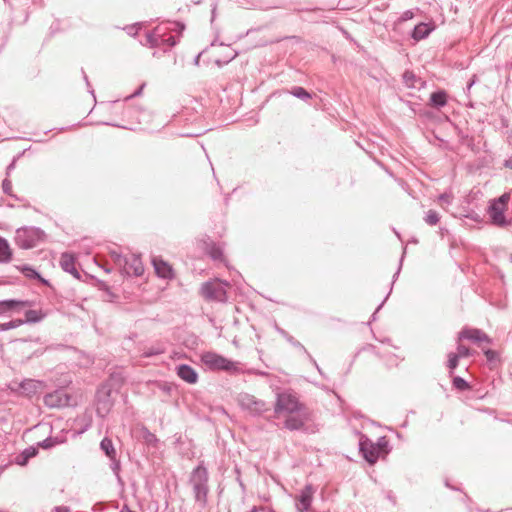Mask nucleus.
<instances>
[{"label":"nucleus","instance_id":"16","mask_svg":"<svg viewBox=\"0 0 512 512\" xmlns=\"http://www.w3.org/2000/svg\"><path fill=\"white\" fill-rule=\"evenodd\" d=\"M59 264L63 271L70 273L76 279H80V273L76 268V258L73 254L68 252L62 253Z\"/></svg>","mask_w":512,"mask_h":512},{"label":"nucleus","instance_id":"15","mask_svg":"<svg viewBox=\"0 0 512 512\" xmlns=\"http://www.w3.org/2000/svg\"><path fill=\"white\" fill-rule=\"evenodd\" d=\"M506 209L507 208L500 206L499 204H496L493 201L490 203L488 213L493 224L500 227L508 225V221L506 220V217L504 215Z\"/></svg>","mask_w":512,"mask_h":512},{"label":"nucleus","instance_id":"22","mask_svg":"<svg viewBox=\"0 0 512 512\" xmlns=\"http://www.w3.org/2000/svg\"><path fill=\"white\" fill-rule=\"evenodd\" d=\"M38 453V448L34 446H30L26 449H24L17 457H16V463L18 465H26L29 459L35 457Z\"/></svg>","mask_w":512,"mask_h":512},{"label":"nucleus","instance_id":"36","mask_svg":"<svg viewBox=\"0 0 512 512\" xmlns=\"http://www.w3.org/2000/svg\"><path fill=\"white\" fill-rule=\"evenodd\" d=\"M459 359H460V357L456 353L451 352L448 354L447 367L450 370L449 371L450 375H452L454 369L457 368V366L459 364Z\"/></svg>","mask_w":512,"mask_h":512},{"label":"nucleus","instance_id":"54","mask_svg":"<svg viewBox=\"0 0 512 512\" xmlns=\"http://www.w3.org/2000/svg\"><path fill=\"white\" fill-rule=\"evenodd\" d=\"M16 160L13 159V161L7 166L6 169V175L9 176L11 171L15 168Z\"/></svg>","mask_w":512,"mask_h":512},{"label":"nucleus","instance_id":"46","mask_svg":"<svg viewBox=\"0 0 512 512\" xmlns=\"http://www.w3.org/2000/svg\"><path fill=\"white\" fill-rule=\"evenodd\" d=\"M439 202L450 204L451 203V195L448 193H442L438 197Z\"/></svg>","mask_w":512,"mask_h":512},{"label":"nucleus","instance_id":"28","mask_svg":"<svg viewBox=\"0 0 512 512\" xmlns=\"http://www.w3.org/2000/svg\"><path fill=\"white\" fill-rule=\"evenodd\" d=\"M207 251H208L209 256L213 260H215V261L223 260L224 254H223V249L220 245L212 243L211 245L208 246Z\"/></svg>","mask_w":512,"mask_h":512},{"label":"nucleus","instance_id":"55","mask_svg":"<svg viewBox=\"0 0 512 512\" xmlns=\"http://www.w3.org/2000/svg\"><path fill=\"white\" fill-rule=\"evenodd\" d=\"M504 167L512 170V155L509 156L503 163Z\"/></svg>","mask_w":512,"mask_h":512},{"label":"nucleus","instance_id":"11","mask_svg":"<svg viewBox=\"0 0 512 512\" xmlns=\"http://www.w3.org/2000/svg\"><path fill=\"white\" fill-rule=\"evenodd\" d=\"M461 340H469L474 343H492L491 338L485 332L477 328H463L458 334V342Z\"/></svg>","mask_w":512,"mask_h":512},{"label":"nucleus","instance_id":"50","mask_svg":"<svg viewBox=\"0 0 512 512\" xmlns=\"http://www.w3.org/2000/svg\"><path fill=\"white\" fill-rule=\"evenodd\" d=\"M305 354L307 355V357H308V359L310 360V362H311V363L316 367V369H317L320 373H322L321 368L318 366V364H317L316 360L311 356V354H310L308 351H307V353H305Z\"/></svg>","mask_w":512,"mask_h":512},{"label":"nucleus","instance_id":"37","mask_svg":"<svg viewBox=\"0 0 512 512\" xmlns=\"http://www.w3.org/2000/svg\"><path fill=\"white\" fill-rule=\"evenodd\" d=\"M23 324H24V321L22 319H14L9 322L0 323V330L8 331L11 329L18 328L19 326H21Z\"/></svg>","mask_w":512,"mask_h":512},{"label":"nucleus","instance_id":"61","mask_svg":"<svg viewBox=\"0 0 512 512\" xmlns=\"http://www.w3.org/2000/svg\"><path fill=\"white\" fill-rule=\"evenodd\" d=\"M120 512H135L131 510L127 505H124Z\"/></svg>","mask_w":512,"mask_h":512},{"label":"nucleus","instance_id":"4","mask_svg":"<svg viewBox=\"0 0 512 512\" xmlns=\"http://www.w3.org/2000/svg\"><path fill=\"white\" fill-rule=\"evenodd\" d=\"M303 405L299 402L297 396L291 392L284 391L277 394L275 403V413H295L301 411Z\"/></svg>","mask_w":512,"mask_h":512},{"label":"nucleus","instance_id":"58","mask_svg":"<svg viewBox=\"0 0 512 512\" xmlns=\"http://www.w3.org/2000/svg\"><path fill=\"white\" fill-rule=\"evenodd\" d=\"M82 74H83V78H84V80H85V82H86V85H87L88 87H90V82H89V80H88V76L86 75V73H85V71H84L83 69H82Z\"/></svg>","mask_w":512,"mask_h":512},{"label":"nucleus","instance_id":"35","mask_svg":"<svg viewBox=\"0 0 512 512\" xmlns=\"http://www.w3.org/2000/svg\"><path fill=\"white\" fill-rule=\"evenodd\" d=\"M424 221L426 222V224H428L429 226H435L439 223L440 221V216H439V213L435 210H429L427 211L425 217H424Z\"/></svg>","mask_w":512,"mask_h":512},{"label":"nucleus","instance_id":"10","mask_svg":"<svg viewBox=\"0 0 512 512\" xmlns=\"http://www.w3.org/2000/svg\"><path fill=\"white\" fill-rule=\"evenodd\" d=\"M359 450L363 458L370 464L375 463L380 456V451L377 445L364 435L360 438Z\"/></svg>","mask_w":512,"mask_h":512},{"label":"nucleus","instance_id":"2","mask_svg":"<svg viewBox=\"0 0 512 512\" xmlns=\"http://www.w3.org/2000/svg\"><path fill=\"white\" fill-rule=\"evenodd\" d=\"M227 282L218 279L204 282L201 285L200 293L208 301L226 302L227 301Z\"/></svg>","mask_w":512,"mask_h":512},{"label":"nucleus","instance_id":"63","mask_svg":"<svg viewBox=\"0 0 512 512\" xmlns=\"http://www.w3.org/2000/svg\"><path fill=\"white\" fill-rule=\"evenodd\" d=\"M200 57H201V53H199V54L195 57V59H194V64H195V65H198V64H199Z\"/></svg>","mask_w":512,"mask_h":512},{"label":"nucleus","instance_id":"17","mask_svg":"<svg viewBox=\"0 0 512 512\" xmlns=\"http://www.w3.org/2000/svg\"><path fill=\"white\" fill-rule=\"evenodd\" d=\"M194 499L201 508H205L207 505V496L209 492L208 482H192Z\"/></svg>","mask_w":512,"mask_h":512},{"label":"nucleus","instance_id":"64","mask_svg":"<svg viewBox=\"0 0 512 512\" xmlns=\"http://www.w3.org/2000/svg\"><path fill=\"white\" fill-rule=\"evenodd\" d=\"M265 512H276L272 507H266Z\"/></svg>","mask_w":512,"mask_h":512},{"label":"nucleus","instance_id":"30","mask_svg":"<svg viewBox=\"0 0 512 512\" xmlns=\"http://www.w3.org/2000/svg\"><path fill=\"white\" fill-rule=\"evenodd\" d=\"M289 93L292 94L294 97L304 101H307L311 98V94L301 86L292 87Z\"/></svg>","mask_w":512,"mask_h":512},{"label":"nucleus","instance_id":"26","mask_svg":"<svg viewBox=\"0 0 512 512\" xmlns=\"http://www.w3.org/2000/svg\"><path fill=\"white\" fill-rule=\"evenodd\" d=\"M12 258V252L6 239L0 237V263H7Z\"/></svg>","mask_w":512,"mask_h":512},{"label":"nucleus","instance_id":"25","mask_svg":"<svg viewBox=\"0 0 512 512\" xmlns=\"http://www.w3.org/2000/svg\"><path fill=\"white\" fill-rule=\"evenodd\" d=\"M305 422L300 417L290 416L284 422V427L290 431H298L303 429Z\"/></svg>","mask_w":512,"mask_h":512},{"label":"nucleus","instance_id":"20","mask_svg":"<svg viewBox=\"0 0 512 512\" xmlns=\"http://www.w3.org/2000/svg\"><path fill=\"white\" fill-rule=\"evenodd\" d=\"M31 302L29 301H22V300H15V299H8V300H2L0 301V315L12 311L17 310L19 308L30 306Z\"/></svg>","mask_w":512,"mask_h":512},{"label":"nucleus","instance_id":"7","mask_svg":"<svg viewBox=\"0 0 512 512\" xmlns=\"http://www.w3.org/2000/svg\"><path fill=\"white\" fill-rule=\"evenodd\" d=\"M146 44L151 48L154 47H173L177 44L176 38L173 35L165 36L159 27H156L152 31L146 33Z\"/></svg>","mask_w":512,"mask_h":512},{"label":"nucleus","instance_id":"14","mask_svg":"<svg viewBox=\"0 0 512 512\" xmlns=\"http://www.w3.org/2000/svg\"><path fill=\"white\" fill-rule=\"evenodd\" d=\"M100 448L106 454V456L109 457L110 460L112 461V470L114 471L118 480H120V477H119L120 465H119V462H116V451H115L112 440L108 437L103 438L100 443Z\"/></svg>","mask_w":512,"mask_h":512},{"label":"nucleus","instance_id":"12","mask_svg":"<svg viewBox=\"0 0 512 512\" xmlns=\"http://www.w3.org/2000/svg\"><path fill=\"white\" fill-rule=\"evenodd\" d=\"M127 264L120 269L122 274L127 276H141L144 272V266L139 255L131 254L126 256Z\"/></svg>","mask_w":512,"mask_h":512},{"label":"nucleus","instance_id":"9","mask_svg":"<svg viewBox=\"0 0 512 512\" xmlns=\"http://www.w3.org/2000/svg\"><path fill=\"white\" fill-rule=\"evenodd\" d=\"M9 387L12 391L31 397L41 389L42 382L34 379H24L21 382L13 381Z\"/></svg>","mask_w":512,"mask_h":512},{"label":"nucleus","instance_id":"5","mask_svg":"<svg viewBox=\"0 0 512 512\" xmlns=\"http://www.w3.org/2000/svg\"><path fill=\"white\" fill-rule=\"evenodd\" d=\"M316 491L317 488L311 482H307V484L299 490L294 497L296 512L312 511V503Z\"/></svg>","mask_w":512,"mask_h":512},{"label":"nucleus","instance_id":"32","mask_svg":"<svg viewBox=\"0 0 512 512\" xmlns=\"http://www.w3.org/2000/svg\"><path fill=\"white\" fill-rule=\"evenodd\" d=\"M164 352H165L164 346L156 345V346H151V347L145 348L142 352V356L145 358H148V357L163 354Z\"/></svg>","mask_w":512,"mask_h":512},{"label":"nucleus","instance_id":"44","mask_svg":"<svg viewBox=\"0 0 512 512\" xmlns=\"http://www.w3.org/2000/svg\"><path fill=\"white\" fill-rule=\"evenodd\" d=\"M3 192L7 195H11L12 183L8 178H5L2 182Z\"/></svg>","mask_w":512,"mask_h":512},{"label":"nucleus","instance_id":"48","mask_svg":"<svg viewBox=\"0 0 512 512\" xmlns=\"http://www.w3.org/2000/svg\"><path fill=\"white\" fill-rule=\"evenodd\" d=\"M52 512H71V509L68 506L60 505V506H55L52 509Z\"/></svg>","mask_w":512,"mask_h":512},{"label":"nucleus","instance_id":"6","mask_svg":"<svg viewBox=\"0 0 512 512\" xmlns=\"http://www.w3.org/2000/svg\"><path fill=\"white\" fill-rule=\"evenodd\" d=\"M238 405L253 416L261 415L268 410L267 404L248 393H240L237 397Z\"/></svg>","mask_w":512,"mask_h":512},{"label":"nucleus","instance_id":"19","mask_svg":"<svg viewBox=\"0 0 512 512\" xmlns=\"http://www.w3.org/2000/svg\"><path fill=\"white\" fill-rule=\"evenodd\" d=\"M156 274L164 279H172L174 277L172 267L161 258H153L152 260Z\"/></svg>","mask_w":512,"mask_h":512},{"label":"nucleus","instance_id":"38","mask_svg":"<svg viewBox=\"0 0 512 512\" xmlns=\"http://www.w3.org/2000/svg\"><path fill=\"white\" fill-rule=\"evenodd\" d=\"M21 272L29 279L40 278V274L28 265H24L20 268Z\"/></svg>","mask_w":512,"mask_h":512},{"label":"nucleus","instance_id":"18","mask_svg":"<svg viewBox=\"0 0 512 512\" xmlns=\"http://www.w3.org/2000/svg\"><path fill=\"white\" fill-rule=\"evenodd\" d=\"M177 375L183 381L189 384H195L198 380V374L194 368L187 364L177 366Z\"/></svg>","mask_w":512,"mask_h":512},{"label":"nucleus","instance_id":"21","mask_svg":"<svg viewBox=\"0 0 512 512\" xmlns=\"http://www.w3.org/2000/svg\"><path fill=\"white\" fill-rule=\"evenodd\" d=\"M140 432H141V437H142V440L143 442L148 446V447H151V448H158V445H159V439L157 438V436L152 433L147 427L145 426H142V428L140 429Z\"/></svg>","mask_w":512,"mask_h":512},{"label":"nucleus","instance_id":"43","mask_svg":"<svg viewBox=\"0 0 512 512\" xmlns=\"http://www.w3.org/2000/svg\"><path fill=\"white\" fill-rule=\"evenodd\" d=\"M484 355H485L487 361H489V362L495 361L498 357L497 352L494 350H491V349L484 350Z\"/></svg>","mask_w":512,"mask_h":512},{"label":"nucleus","instance_id":"13","mask_svg":"<svg viewBox=\"0 0 512 512\" xmlns=\"http://www.w3.org/2000/svg\"><path fill=\"white\" fill-rule=\"evenodd\" d=\"M97 414L104 417L111 409L113 403L111 400V391L109 389H99L96 394Z\"/></svg>","mask_w":512,"mask_h":512},{"label":"nucleus","instance_id":"60","mask_svg":"<svg viewBox=\"0 0 512 512\" xmlns=\"http://www.w3.org/2000/svg\"><path fill=\"white\" fill-rule=\"evenodd\" d=\"M36 279L39 280L44 285H49L48 280L44 279L41 275H40V278H36Z\"/></svg>","mask_w":512,"mask_h":512},{"label":"nucleus","instance_id":"8","mask_svg":"<svg viewBox=\"0 0 512 512\" xmlns=\"http://www.w3.org/2000/svg\"><path fill=\"white\" fill-rule=\"evenodd\" d=\"M71 396L64 389H56L47 393L44 398V404L49 408H60L68 406Z\"/></svg>","mask_w":512,"mask_h":512},{"label":"nucleus","instance_id":"31","mask_svg":"<svg viewBox=\"0 0 512 512\" xmlns=\"http://www.w3.org/2000/svg\"><path fill=\"white\" fill-rule=\"evenodd\" d=\"M110 256H111V259L113 260V262L115 263V265L121 269L122 266L126 265L128 262L126 260V256L123 255L121 252H118L116 250H111L110 251Z\"/></svg>","mask_w":512,"mask_h":512},{"label":"nucleus","instance_id":"47","mask_svg":"<svg viewBox=\"0 0 512 512\" xmlns=\"http://www.w3.org/2000/svg\"><path fill=\"white\" fill-rule=\"evenodd\" d=\"M216 12H217V2L214 0L211 3V23H213L216 18Z\"/></svg>","mask_w":512,"mask_h":512},{"label":"nucleus","instance_id":"3","mask_svg":"<svg viewBox=\"0 0 512 512\" xmlns=\"http://www.w3.org/2000/svg\"><path fill=\"white\" fill-rule=\"evenodd\" d=\"M202 363L212 371L232 372L237 370V364L215 352H204L201 355Z\"/></svg>","mask_w":512,"mask_h":512},{"label":"nucleus","instance_id":"24","mask_svg":"<svg viewBox=\"0 0 512 512\" xmlns=\"http://www.w3.org/2000/svg\"><path fill=\"white\" fill-rule=\"evenodd\" d=\"M430 32L431 29L426 23H419L414 27L411 36L413 39L419 41L426 38Z\"/></svg>","mask_w":512,"mask_h":512},{"label":"nucleus","instance_id":"42","mask_svg":"<svg viewBox=\"0 0 512 512\" xmlns=\"http://www.w3.org/2000/svg\"><path fill=\"white\" fill-rule=\"evenodd\" d=\"M509 200H510V194L504 193L499 198L494 199L493 202H495L496 204H499L500 206L507 208V204H508Z\"/></svg>","mask_w":512,"mask_h":512},{"label":"nucleus","instance_id":"34","mask_svg":"<svg viewBox=\"0 0 512 512\" xmlns=\"http://www.w3.org/2000/svg\"><path fill=\"white\" fill-rule=\"evenodd\" d=\"M207 477V469L202 464H199L192 472V480H207Z\"/></svg>","mask_w":512,"mask_h":512},{"label":"nucleus","instance_id":"57","mask_svg":"<svg viewBox=\"0 0 512 512\" xmlns=\"http://www.w3.org/2000/svg\"><path fill=\"white\" fill-rule=\"evenodd\" d=\"M444 484H445V487H446V488H449V489H452V490H455V491H460V488H458V487H454V486L452 485V482H450V481L444 482Z\"/></svg>","mask_w":512,"mask_h":512},{"label":"nucleus","instance_id":"41","mask_svg":"<svg viewBox=\"0 0 512 512\" xmlns=\"http://www.w3.org/2000/svg\"><path fill=\"white\" fill-rule=\"evenodd\" d=\"M456 354L459 355L460 358H464L471 356V351L467 346L458 344Z\"/></svg>","mask_w":512,"mask_h":512},{"label":"nucleus","instance_id":"52","mask_svg":"<svg viewBox=\"0 0 512 512\" xmlns=\"http://www.w3.org/2000/svg\"><path fill=\"white\" fill-rule=\"evenodd\" d=\"M266 507L265 506H253L249 511L247 512H265Z\"/></svg>","mask_w":512,"mask_h":512},{"label":"nucleus","instance_id":"40","mask_svg":"<svg viewBox=\"0 0 512 512\" xmlns=\"http://www.w3.org/2000/svg\"><path fill=\"white\" fill-rule=\"evenodd\" d=\"M375 445H377V447L379 448V451H380V454L381 453H387L388 450H387V447H388V440L386 439L385 436L383 437H380L377 441V443H375Z\"/></svg>","mask_w":512,"mask_h":512},{"label":"nucleus","instance_id":"1","mask_svg":"<svg viewBox=\"0 0 512 512\" xmlns=\"http://www.w3.org/2000/svg\"><path fill=\"white\" fill-rule=\"evenodd\" d=\"M44 232L37 227H22L16 230L15 244L22 249H31L43 239Z\"/></svg>","mask_w":512,"mask_h":512},{"label":"nucleus","instance_id":"45","mask_svg":"<svg viewBox=\"0 0 512 512\" xmlns=\"http://www.w3.org/2000/svg\"><path fill=\"white\" fill-rule=\"evenodd\" d=\"M385 498L392 503L393 506L396 505L397 500L394 492L392 490L383 491Z\"/></svg>","mask_w":512,"mask_h":512},{"label":"nucleus","instance_id":"56","mask_svg":"<svg viewBox=\"0 0 512 512\" xmlns=\"http://www.w3.org/2000/svg\"><path fill=\"white\" fill-rule=\"evenodd\" d=\"M142 89H143V85H142L139 89H137V90H136L132 95H130V96H128V97H126V100L131 99V98H133V97H135V96L140 95V94H141V92H142Z\"/></svg>","mask_w":512,"mask_h":512},{"label":"nucleus","instance_id":"29","mask_svg":"<svg viewBox=\"0 0 512 512\" xmlns=\"http://www.w3.org/2000/svg\"><path fill=\"white\" fill-rule=\"evenodd\" d=\"M44 315L41 313V311L37 310H27L25 312V320L24 323H37L40 322L43 319Z\"/></svg>","mask_w":512,"mask_h":512},{"label":"nucleus","instance_id":"49","mask_svg":"<svg viewBox=\"0 0 512 512\" xmlns=\"http://www.w3.org/2000/svg\"><path fill=\"white\" fill-rule=\"evenodd\" d=\"M414 16L413 12L410 10L405 11L402 16L400 17V20L406 21L408 19H412Z\"/></svg>","mask_w":512,"mask_h":512},{"label":"nucleus","instance_id":"23","mask_svg":"<svg viewBox=\"0 0 512 512\" xmlns=\"http://www.w3.org/2000/svg\"><path fill=\"white\" fill-rule=\"evenodd\" d=\"M430 104L436 108L444 107L447 104V93L443 90L432 93L430 96Z\"/></svg>","mask_w":512,"mask_h":512},{"label":"nucleus","instance_id":"33","mask_svg":"<svg viewBox=\"0 0 512 512\" xmlns=\"http://www.w3.org/2000/svg\"><path fill=\"white\" fill-rule=\"evenodd\" d=\"M452 386L458 391H466L470 389V384L460 376H454L452 379Z\"/></svg>","mask_w":512,"mask_h":512},{"label":"nucleus","instance_id":"27","mask_svg":"<svg viewBox=\"0 0 512 512\" xmlns=\"http://www.w3.org/2000/svg\"><path fill=\"white\" fill-rule=\"evenodd\" d=\"M278 332L282 337L286 339L287 342H289L292 346L302 351L304 354L307 353V349L299 342L297 341L293 336H291L287 331L284 329L279 328Z\"/></svg>","mask_w":512,"mask_h":512},{"label":"nucleus","instance_id":"39","mask_svg":"<svg viewBox=\"0 0 512 512\" xmlns=\"http://www.w3.org/2000/svg\"><path fill=\"white\" fill-rule=\"evenodd\" d=\"M58 443L59 442L57 441L56 438L48 437V438L44 439L43 441L39 442L38 446H40L44 449H50Z\"/></svg>","mask_w":512,"mask_h":512},{"label":"nucleus","instance_id":"62","mask_svg":"<svg viewBox=\"0 0 512 512\" xmlns=\"http://www.w3.org/2000/svg\"><path fill=\"white\" fill-rule=\"evenodd\" d=\"M474 83H475V79L473 78V79H471V81H470V82H468V84H467V90H470V89H471V87L474 85Z\"/></svg>","mask_w":512,"mask_h":512},{"label":"nucleus","instance_id":"59","mask_svg":"<svg viewBox=\"0 0 512 512\" xmlns=\"http://www.w3.org/2000/svg\"><path fill=\"white\" fill-rule=\"evenodd\" d=\"M239 483V486L242 490V493L244 494L246 492V485H245V482H238Z\"/></svg>","mask_w":512,"mask_h":512},{"label":"nucleus","instance_id":"51","mask_svg":"<svg viewBox=\"0 0 512 512\" xmlns=\"http://www.w3.org/2000/svg\"><path fill=\"white\" fill-rule=\"evenodd\" d=\"M305 354L307 355V357H308V359L310 360V362H311V363L316 367V369H317L320 373H322L321 368L318 366V364H317L316 360L311 356V354H310L308 351H307V353H305Z\"/></svg>","mask_w":512,"mask_h":512},{"label":"nucleus","instance_id":"53","mask_svg":"<svg viewBox=\"0 0 512 512\" xmlns=\"http://www.w3.org/2000/svg\"><path fill=\"white\" fill-rule=\"evenodd\" d=\"M258 497L263 502H270L271 500V496L267 493L259 494Z\"/></svg>","mask_w":512,"mask_h":512}]
</instances>
